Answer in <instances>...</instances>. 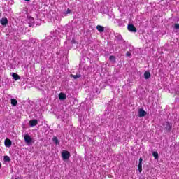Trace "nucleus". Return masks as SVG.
<instances>
[{
    "mask_svg": "<svg viewBox=\"0 0 179 179\" xmlns=\"http://www.w3.org/2000/svg\"><path fill=\"white\" fill-rule=\"evenodd\" d=\"M163 127L165 132H171V129H173V124L169 122H165L163 124Z\"/></svg>",
    "mask_w": 179,
    "mask_h": 179,
    "instance_id": "obj_1",
    "label": "nucleus"
},
{
    "mask_svg": "<svg viewBox=\"0 0 179 179\" xmlns=\"http://www.w3.org/2000/svg\"><path fill=\"white\" fill-rule=\"evenodd\" d=\"M62 157L63 160H68L71 157V152L66 150H63L62 152Z\"/></svg>",
    "mask_w": 179,
    "mask_h": 179,
    "instance_id": "obj_2",
    "label": "nucleus"
},
{
    "mask_svg": "<svg viewBox=\"0 0 179 179\" xmlns=\"http://www.w3.org/2000/svg\"><path fill=\"white\" fill-rule=\"evenodd\" d=\"M127 30H129V31H131V33H136L137 31L136 27H135V25L132 24H129L127 26Z\"/></svg>",
    "mask_w": 179,
    "mask_h": 179,
    "instance_id": "obj_3",
    "label": "nucleus"
},
{
    "mask_svg": "<svg viewBox=\"0 0 179 179\" xmlns=\"http://www.w3.org/2000/svg\"><path fill=\"white\" fill-rule=\"evenodd\" d=\"M146 114V111H145L143 108H140L138 110V117H140V118H142V117H145Z\"/></svg>",
    "mask_w": 179,
    "mask_h": 179,
    "instance_id": "obj_4",
    "label": "nucleus"
},
{
    "mask_svg": "<svg viewBox=\"0 0 179 179\" xmlns=\"http://www.w3.org/2000/svg\"><path fill=\"white\" fill-rule=\"evenodd\" d=\"M0 23L2 26H6L9 23L8 18L3 17L0 20Z\"/></svg>",
    "mask_w": 179,
    "mask_h": 179,
    "instance_id": "obj_5",
    "label": "nucleus"
},
{
    "mask_svg": "<svg viewBox=\"0 0 179 179\" xmlns=\"http://www.w3.org/2000/svg\"><path fill=\"white\" fill-rule=\"evenodd\" d=\"M4 144L6 148H10V146H12V141H10L9 138H7L5 140Z\"/></svg>",
    "mask_w": 179,
    "mask_h": 179,
    "instance_id": "obj_6",
    "label": "nucleus"
},
{
    "mask_svg": "<svg viewBox=\"0 0 179 179\" xmlns=\"http://www.w3.org/2000/svg\"><path fill=\"white\" fill-rule=\"evenodd\" d=\"M37 124H38V121L36 119H34V120L29 121L30 127H36V125H37Z\"/></svg>",
    "mask_w": 179,
    "mask_h": 179,
    "instance_id": "obj_7",
    "label": "nucleus"
},
{
    "mask_svg": "<svg viewBox=\"0 0 179 179\" xmlns=\"http://www.w3.org/2000/svg\"><path fill=\"white\" fill-rule=\"evenodd\" d=\"M24 139L25 141V142L27 143H31V137H30V136H29V134H26L24 136Z\"/></svg>",
    "mask_w": 179,
    "mask_h": 179,
    "instance_id": "obj_8",
    "label": "nucleus"
},
{
    "mask_svg": "<svg viewBox=\"0 0 179 179\" xmlns=\"http://www.w3.org/2000/svg\"><path fill=\"white\" fill-rule=\"evenodd\" d=\"M143 161V159H142V157H141L139 159V162H138V169L139 171V173H142V162Z\"/></svg>",
    "mask_w": 179,
    "mask_h": 179,
    "instance_id": "obj_9",
    "label": "nucleus"
},
{
    "mask_svg": "<svg viewBox=\"0 0 179 179\" xmlns=\"http://www.w3.org/2000/svg\"><path fill=\"white\" fill-rule=\"evenodd\" d=\"M96 29L98 30V31H99V33L104 32V27H103L101 25H97L96 26Z\"/></svg>",
    "mask_w": 179,
    "mask_h": 179,
    "instance_id": "obj_10",
    "label": "nucleus"
},
{
    "mask_svg": "<svg viewBox=\"0 0 179 179\" xmlns=\"http://www.w3.org/2000/svg\"><path fill=\"white\" fill-rule=\"evenodd\" d=\"M12 77L15 80H19V79H20V76L16 73H13Z\"/></svg>",
    "mask_w": 179,
    "mask_h": 179,
    "instance_id": "obj_11",
    "label": "nucleus"
},
{
    "mask_svg": "<svg viewBox=\"0 0 179 179\" xmlns=\"http://www.w3.org/2000/svg\"><path fill=\"white\" fill-rule=\"evenodd\" d=\"M65 99H66V94H65L64 93L61 92L59 94V100H65Z\"/></svg>",
    "mask_w": 179,
    "mask_h": 179,
    "instance_id": "obj_12",
    "label": "nucleus"
},
{
    "mask_svg": "<svg viewBox=\"0 0 179 179\" xmlns=\"http://www.w3.org/2000/svg\"><path fill=\"white\" fill-rule=\"evenodd\" d=\"M11 105L13 107H16V106H17V100H16L15 99H11Z\"/></svg>",
    "mask_w": 179,
    "mask_h": 179,
    "instance_id": "obj_13",
    "label": "nucleus"
},
{
    "mask_svg": "<svg viewBox=\"0 0 179 179\" xmlns=\"http://www.w3.org/2000/svg\"><path fill=\"white\" fill-rule=\"evenodd\" d=\"M144 78H145V79H149V78H150V72L145 71L144 73Z\"/></svg>",
    "mask_w": 179,
    "mask_h": 179,
    "instance_id": "obj_14",
    "label": "nucleus"
},
{
    "mask_svg": "<svg viewBox=\"0 0 179 179\" xmlns=\"http://www.w3.org/2000/svg\"><path fill=\"white\" fill-rule=\"evenodd\" d=\"M80 76H82L80 74H76V75L71 74L70 75V78H73V79H78V78H80Z\"/></svg>",
    "mask_w": 179,
    "mask_h": 179,
    "instance_id": "obj_15",
    "label": "nucleus"
},
{
    "mask_svg": "<svg viewBox=\"0 0 179 179\" xmlns=\"http://www.w3.org/2000/svg\"><path fill=\"white\" fill-rule=\"evenodd\" d=\"M109 59L113 62V64H115L117 62V61L115 60V56L114 55H111L109 57Z\"/></svg>",
    "mask_w": 179,
    "mask_h": 179,
    "instance_id": "obj_16",
    "label": "nucleus"
},
{
    "mask_svg": "<svg viewBox=\"0 0 179 179\" xmlns=\"http://www.w3.org/2000/svg\"><path fill=\"white\" fill-rule=\"evenodd\" d=\"M52 141L55 145H58L59 143V141H58V138L56 136L53 137Z\"/></svg>",
    "mask_w": 179,
    "mask_h": 179,
    "instance_id": "obj_17",
    "label": "nucleus"
},
{
    "mask_svg": "<svg viewBox=\"0 0 179 179\" xmlns=\"http://www.w3.org/2000/svg\"><path fill=\"white\" fill-rule=\"evenodd\" d=\"M152 156L155 157V159H159V153L157 152H152Z\"/></svg>",
    "mask_w": 179,
    "mask_h": 179,
    "instance_id": "obj_18",
    "label": "nucleus"
},
{
    "mask_svg": "<svg viewBox=\"0 0 179 179\" xmlns=\"http://www.w3.org/2000/svg\"><path fill=\"white\" fill-rule=\"evenodd\" d=\"M3 160H4V162H10V157H9V156H8V155H6V156H4Z\"/></svg>",
    "mask_w": 179,
    "mask_h": 179,
    "instance_id": "obj_19",
    "label": "nucleus"
},
{
    "mask_svg": "<svg viewBox=\"0 0 179 179\" xmlns=\"http://www.w3.org/2000/svg\"><path fill=\"white\" fill-rule=\"evenodd\" d=\"M71 9L68 8L67 10L65 12L66 15H68L69 13H71Z\"/></svg>",
    "mask_w": 179,
    "mask_h": 179,
    "instance_id": "obj_20",
    "label": "nucleus"
},
{
    "mask_svg": "<svg viewBox=\"0 0 179 179\" xmlns=\"http://www.w3.org/2000/svg\"><path fill=\"white\" fill-rule=\"evenodd\" d=\"M174 27H175V29H179V24H175Z\"/></svg>",
    "mask_w": 179,
    "mask_h": 179,
    "instance_id": "obj_21",
    "label": "nucleus"
},
{
    "mask_svg": "<svg viewBox=\"0 0 179 179\" xmlns=\"http://www.w3.org/2000/svg\"><path fill=\"white\" fill-rule=\"evenodd\" d=\"M71 44H76V41H75V39H72Z\"/></svg>",
    "mask_w": 179,
    "mask_h": 179,
    "instance_id": "obj_22",
    "label": "nucleus"
},
{
    "mask_svg": "<svg viewBox=\"0 0 179 179\" xmlns=\"http://www.w3.org/2000/svg\"><path fill=\"white\" fill-rule=\"evenodd\" d=\"M126 55H127V57H131V52H127L126 53Z\"/></svg>",
    "mask_w": 179,
    "mask_h": 179,
    "instance_id": "obj_23",
    "label": "nucleus"
},
{
    "mask_svg": "<svg viewBox=\"0 0 179 179\" xmlns=\"http://www.w3.org/2000/svg\"><path fill=\"white\" fill-rule=\"evenodd\" d=\"M30 20H31V22H34V19H33V17H31Z\"/></svg>",
    "mask_w": 179,
    "mask_h": 179,
    "instance_id": "obj_24",
    "label": "nucleus"
},
{
    "mask_svg": "<svg viewBox=\"0 0 179 179\" xmlns=\"http://www.w3.org/2000/svg\"><path fill=\"white\" fill-rule=\"evenodd\" d=\"M1 16H2V13L1 12V10H0V17Z\"/></svg>",
    "mask_w": 179,
    "mask_h": 179,
    "instance_id": "obj_25",
    "label": "nucleus"
},
{
    "mask_svg": "<svg viewBox=\"0 0 179 179\" xmlns=\"http://www.w3.org/2000/svg\"><path fill=\"white\" fill-rule=\"evenodd\" d=\"M1 167H2V164H1L0 162V169H1Z\"/></svg>",
    "mask_w": 179,
    "mask_h": 179,
    "instance_id": "obj_26",
    "label": "nucleus"
},
{
    "mask_svg": "<svg viewBox=\"0 0 179 179\" xmlns=\"http://www.w3.org/2000/svg\"><path fill=\"white\" fill-rule=\"evenodd\" d=\"M29 27H31V24H29Z\"/></svg>",
    "mask_w": 179,
    "mask_h": 179,
    "instance_id": "obj_27",
    "label": "nucleus"
},
{
    "mask_svg": "<svg viewBox=\"0 0 179 179\" xmlns=\"http://www.w3.org/2000/svg\"><path fill=\"white\" fill-rule=\"evenodd\" d=\"M15 179H20L19 178H15Z\"/></svg>",
    "mask_w": 179,
    "mask_h": 179,
    "instance_id": "obj_28",
    "label": "nucleus"
},
{
    "mask_svg": "<svg viewBox=\"0 0 179 179\" xmlns=\"http://www.w3.org/2000/svg\"><path fill=\"white\" fill-rule=\"evenodd\" d=\"M161 1H164V0H161Z\"/></svg>",
    "mask_w": 179,
    "mask_h": 179,
    "instance_id": "obj_29",
    "label": "nucleus"
}]
</instances>
